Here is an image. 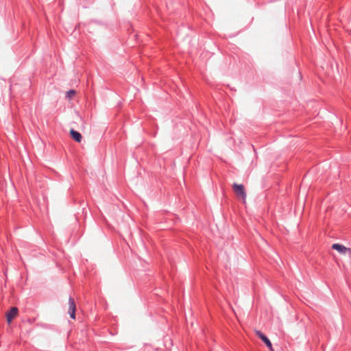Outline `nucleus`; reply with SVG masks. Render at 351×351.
Masks as SVG:
<instances>
[{
  "label": "nucleus",
  "instance_id": "obj_6",
  "mask_svg": "<svg viewBox=\"0 0 351 351\" xmlns=\"http://www.w3.org/2000/svg\"><path fill=\"white\" fill-rule=\"evenodd\" d=\"M263 341L266 344V346L269 348V351H274V350L272 347V344L267 337H266L265 339H263Z\"/></svg>",
  "mask_w": 351,
  "mask_h": 351
},
{
  "label": "nucleus",
  "instance_id": "obj_2",
  "mask_svg": "<svg viewBox=\"0 0 351 351\" xmlns=\"http://www.w3.org/2000/svg\"><path fill=\"white\" fill-rule=\"evenodd\" d=\"M332 248L337 250L341 254H346L347 253L351 254L350 248L346 247V246L339 243H334L332 245Z\"/></svg>",
  "mask_w": 351,
  "mask_h": 351
},
{
  "label": "nucleus",
  "instance_id": "obj_1",
  "mask_svg": "<svg viewBox=\"0 0 351 351\" xmlns=\"http://www.w3.org/2000/svg\"><path fill=\"white\" fill-rule=\"evenodd\" d=\"M233 191L236 193V195L241 198L243 201L245 202L246 199V193L245 191L244 186L243 184H238L234 183L233 184Z\"/></svg>",
  "mask_w": 351,
  "mask_h": 351
},
{
  "label": "nucleus",
  "instance_id": "obj_5",
  "mask_svg": "<svg viewBox=\"0 0 351 351\" xmlns=\"http://www.w3.org/2000/svg\"><path fill=\"white\" fill-rule=\"evenodd\" d=\"M70 134L71 137L77 142L80 143L82 141V135L80 132L74 130L73 129H71L70 130Z\"/></svg>",
  "mask_w": 351,
  "mask_h": 351
},
{
  "label": "nucleus",
  "instance_id": "obj_7",
  "mask_svg": "<svg viewBox=\"0 0 351 351\" xmlns=\"http://www.w3.org/2000/svg\"><path fill=\"white\" fill-rule=\"evenodd\" d=\"M76 94V92L74 90H70L68 92H66V97L69 99H72Z\"/></svg>",
  "mask_w": 351,
  "mask_h": 351
},
{
  "label": "nucleus",
  "instance_id": "obj_8",
  "mask_svg": "<svg viewBox=\"0 0 351 351\" xmlns=\"http://www.w3.org/2000/svg\"><path fill=\"white\" fill-rule=\"evenodd\" d=\"M255 333L260 339H261L262 341L267 337L259 330H255Z\"/></svg>",
  "mask_w": 351,
  "mask_h": 351
},
{
  "label": "nucleus",
  "instance_id": "obj_4",
  "mask_svg": "<svg viewBox=\"0 0 351 351\" xmlns=\"http://www.w3.org/2000/svg\"><path fill=\"white\" fill-rule=\"evenodd\" d=\"M75 310H76V306L75 301L73 298H69V313L70 315V317L75 319Z\"/></svg>",
  "mask_w": 351,
  "mask_h": 351
},
{
  "label": "nucleus",
  "instance_id": "obj_3",
  "mask_svg": "<svg viewBox=\"0 0 351 351\" xmlns=\"http://www.w3.org/2000/svg\"><path fill=\"white\" fill-rule=\"evenodd\" d=\"M19 310L16 307H12L10 311L6 313V319L8 324H10L12 321L18 315Z\"/></svg>",
  "mask_w": 351,
  "mask_h": 351
}]
</instances>
